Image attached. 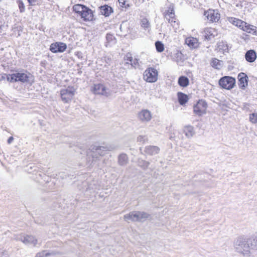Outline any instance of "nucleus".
Wrapping results in <instances>:
<instances>
[{"instance_id":"19","label":"nucleus","mask_w":257,"mask_h":257,"mask_svg":"<svg viewBox=\"0 0 257 257\" xmlns=\"http://www.w3.org/2000/svg\"><path fill=\"white\" fill-rule=\"evenodd\" d=\"M245 58L246 60L248 62L251 63L254 62L256 58L255 51L253 50L247 51L245 53Z\"/></svg>"},{"instance_id":"26","label":"nucleus","mask_w":257,"mask_h":257,"mask_svg":"<svg viewBox=\"0 0 257 257\" xmlns=\"http://www.w3.org/2000/svg\"><path fill=\"white\" fill-rule=\"evenodd\" d=\"M177 95L179 102L181 105H183L188 101V97L186 94H185L182 92H179Z\"/></svg>"},{"instance_id":"46","label":"nucleus","mask_w":257,"mask_h":257,"mask_svg":"<svg viewBox=\"0 0 257 257\" xmlns=\"http://www.w3.org/2000/svg\"><path fill=\"white\" fill-rule=\"evenodd\" d=\"M29 5L31 6H35L38 2V0H27Z\"/></svg>"},{"instance_id":"42","label":"nucleus","mask_w":257,"mask_h":257,"mask_svg":"<svg viewBox=\"0 0 257 257\" xmlns=\"http://www.w3.org/2000/svg\"><path fill=\"white\" fill-rule=\"evenodd\" d=\"M133 58L132 57L131 54L129 53L125 56L124 58L125 60L128 61L130 62H132L133 61Z\"/></svg>"},{"instance_id":"24","label":"nucleus","mask_w":257,"mask_h":257,"mask_svg":"<svg viewBox=\"0 0 257 257\" xmlns=\"http://www.w3.org/2000/svg\"><path fill=\"white\" fill-rule=\"evenodd\" d=\"M256 29L257 28L256 27L248 24L246 23V25H245V26L242 27V30L243 31L246 32L248 33L256 34Z\"/></svg>"},{"instance_id":"15","label":"nucleus","mask_w":257,"mask_h":257,"mask_svg":"<svg viewBox=\"0 0 257 257\" xmlns=\"http://www.w3.org/2000/svg\"><path fill=\"white\" fill-rule=\"evenodd\" d=\"M92 152L98 154L99 156L104 155V152L109 151V149L107 146H94L91 147Z\"/></svg>"},{"instance_id":"35","label":"nucleus","mask_w":257,"mask_h":257,"mask_svg":"<svg viewBox=\"0 0 257 257\" xmlns=\"http://www.w3.org/2000/svg\"><path fill=\"white\" fill-rule=\"evenodd\" d=\"M141 27H143V28H144L145 29L149 28L150 26V23H149V21L148 20V19L146 18H143L141 20Z\"/></svg>"},{"instance_id":"34","label":"nucleus","mask_w":257,"mask_h":257,"mask_svg":"<svg viewBox=\"0 0 257 257\" xmlns=\"http://www.w3.org/2000/svg\"><path fill=\"white\" fill-rule=\"evenodd\" d=\"M155 46H156V50L158 52H162L164 50V45L160 41H157L155 43Z\"/></svg>"},{"instance_id":"48","label":"nucleus","mask_w":257,"mask_h":257,"mask_svg":"<svg viewBox=\"0 0 257 257\" xmlns=\"http://www.w3.org/2000/svg\"><path fill=\"white\" fill-rule=\"evenodd\" d=\"M2 1V0H0V2Z\"/></svg>"},{"instance_id":"20","label":"nucleus","mask_w":257,"mask_h":257,"mask_svg":"<svg viewBox=\"0 0 257 257\" xmlns=\"http://www.w3.org/2000/svg\"><path fill=\"white\" fill-rule=\"evenodd\" d=\"M99 8L101 14L105 17L109 16L113 12L112 8L108 5L101 6Z\"/></svg>"},{"instance_id":"22","label":"nucleus","mask_w":257,"mask_h":257,"mask_svg":"<svg viewBox=\"0 0 257 257\" xmlns=\"http://www.w3.org/2000/svg\"><path fill=\"white\" fill-rule=\"evenodd\" d=\"M164 15L166 21H170L171 18H173L175 16L173 7L170 6L168 10L164 13Z\"/></svg>"},{"instance_id":"11","label":"nucleus","mask_w":257,"mask_h":257,"mask_svg":"<svg viewBox=\"0 0 257 257\" xmlns=\"http://www.w3.org/2000/svg\"><path fill=\"white\" fill-rule=\"evenodd\" d=\"M205 38L209 40L218 35L217 30L214 28H207L204 30Z\"/></svg>"},{"instance_id":"36","label":"nucleus","mask_w":257,"mask_h":257,"mask_svg":"<svg viewBox=\"0 0 257 257\" xmlns=\"http://www.w3.org/2000/svg\"><path fill=\"white\" fill-rule=\"evenodd\" d=\"M17 4L19 6L20 12L21 13H24L25 12V6L23 1L22 0H18Z\"/></svg>"},{"instance_id":"3","label":"nucleus","mask_w":257,"mask_h":257,"mask_svg":"<svg viewBox=\"0 0 257 257\" xmlns=\"http://www.w3.org/2000/svg\"><path fill=\"white\" fill-rule=\"evenodd\" d=\"M158 72L152 67L147 68L144 73V79L150 83L155 82L158 80Z\"/></svg>"},{"instance_id":"43","label":"nucleus","mask_w":257,"mask_h":257,"mask_svg":"<svg viewBox=\"0 0 257 257\" xmlns=\"http://www.w3.org/2000/svg\"><path fill=\"white\" fill-rule=\"evenodd\" d=\"M114 38V37L111 34H107L106 36V39L108 42L112 41Z\"/></svg>"},{"instance_id":"25","label":"nucleus","mask_w":257,"mask_h":257,"mask_svg":"<svg viewBox=\"0 0 257 257\" xmlns=\"http://www.w3.org/2000/svg\"><path fill=\"white\" fill-rule=\"evenodd\" d=\"M230 22L234 26L242 29V27L246 25V22L236 18L230 19Z\"/></svg>"},{"instance_id":"38","label":"nucleus","mask_w":257,"mask_h":257,"mask_svg":"<svg viewBox=\"0 0 257 257\" xmlns=\"http://www.w3.org/2000/svg\"><path fill=\"white\" fill-rule=\"evenodd\" d=\"M11 74H0V80H3L7 79L8 81L10 82V78Z\"/></svg>"},{"instance_id":"33","label":"nucleus","mask_w":257,"mask_h":257,"mask_svg":"<svg viewBox=\"0 0 257 257\" xmlns=\"http://www.w3.org/2000/svg\"><path fill=\"white\" fill-rule=\"evenodd\" d=\"M150 165V163L148 161L143 160H138V166L144 170H146L148 168Z\"/></svg>"},{"instance_id":"47","label":"nucleus","mask_w":257,"mask_h":257,"mask_svg":"<svg viewBox=\"0 0 257 257\" xmlns=\"http://www.w3.org/2000/svg\"><path fill=\"white\" fill-rule=\"evenodd\" d=\"M14 140V138L13 137H10L8 140V143L9 144H10L12 143V142Z\"/></svg>"},{"instance_id":"1","label":"nucleus","mask_w":257,"mask_h":257,"mask_svg":"<svg viewBox=\"0 0 257 257\" xmlns=\"http://www.w3.org/2000/svg\"><path fill=\"white\" fill-rule=\"evenodd\" d=\"M234 247L237 252L244 255L249 256L250 253L249 238L244 236L237 237L234 242Z\"/></svg>"},{"instance_id":"21","label":"nucleus","mask_w":257,"mask_h":257,"mask_svg":"<svg viewBox=\"0 0 257 257\" xmlns=\"http://www.w3.org/2000/svg\"><path fill=\"white\" fill-rule=\"evenodd\" d=\"M128 162V158L126 154L122 153L118 157V164L121 166H125Z\"/></svg>"},{"instance_id":"8","label":"nucleus","mask_w":257,"mask_h":257,"mask_svg":"<svg viewBox=\"0 0 257 257\" xmlns=\"http://www.w3.org/2000/svg\"><path fill=\"white\" fill-rule=\"evenodd\" d=\"M17 240H20L23 242L25 244H33L35 246L37 243V239L32 235H21L17 238Z\"/></svg>"},{"instance_id":"12","label":"nucleus","mask_w":257,"mask_h":257,"mask_svg":"<svg viewBox=\"0 0 257 257\" xmlns=\"http://www.w3.org/2000/svg\"><path fill=\"white\" fill-rule=\"evenodd\" d=\"M239 87L244 89L248 84V77L244 73H240L238 75Z\"/></svg>"},{"instance_id":"4","label":"nucleus","mask_w":257,"mask_h":257,"mask_svg":"<svg viewBox=\"0 0 257 257\" xmlns=\"http://www.w3.org/2000/svg\"><path fill=\"white\" fill-rule=\"evenodd\" d=\"M75 94V89L73 87H68L60 91L62 100L65 103H68L72 100Z\"/></svg>"},{"instance_id":"18","label":"nucleus","mask_w":257,"mask_h":257,"mask_svg":"<svg viewBox=\"0 0 257 257\" xmlns=\"http://www.w3.org/2000/svg\"><path fill=\"white\" fill-rule=\"evenodd\" d=\"M80 16L83 19V20L85 21L92 20L93 16L92 11L87 7L86 10L83 11Z\"/></svg>"},{"instance_id":"44","label":"nucleus","mask_w":257,"mask_h":257,"mask_svg":"<svg viewBox=\"0 0 257 257\" xmlns=\"http://www.w3.org/2000/svg\"><path fill=\"white\" fill-rule=\"evenodd\" d=\"M131 64L133 67H135L139 64L138 59H135L134 60L133 59V61L132 62H131Z\"/></svg>"},{"instance_id":"7","label":"nucleus","mask_w":257,"mask_h":257,"mask_svg":"<svg viewBox=\"0 0 257 257\" xmlns=\"http://www.w3.org/2000/svg\"><path fill=\"white\" fill-rule=\"evenodd\" d=\"M67 48V45L65 43L62 42H56L51 44L50 50L54 53H62L64 52Z\"/></svg>"},{"instance_id":"32","label":"nucleus","mask_w":257,"mask_h":257,"mask_svg":"<svg viewBox=\"0 0 257 257\" xmlns=\"http://www.w3.org/2000/svg\"><path fill=\"white\" fill-rule=\"evenodd\" d=\"M249 245L250 249L257 250V236L249 238Z\"/></svg>"},{"instance_id":"9","label":"nucleus","mask_w":257,"mask_h":257,"mask_svg":"<svg viewBox=\"0 0 257 257\" xmlns=\"http://www.w3.org/2000/svg\"><path fill=\"white\" fill-rule=\"evenodd\" d=\"M204 15L211 22H217L220 19V14L215 10H209L205 12Z\"/></svg>"},{"instance_id":"2","label":"nucleus","mask_w":257,"mask_h":257,"mask_svg":"<svg viewBox=\"0 0 257 257\" xmlns=\"http://www.w3.org/2000/svg\"><path fill=\"white\" fill-rule=\"evenodd\" d=\"M10 78L11 82H21L23 83H30L33 76L27 71H16L15 73L11 74Z\"/></svg>"},{"instance_id":"28","label":"nucleus","mask_w":257,"mask_h":257,"mask_svg":"<svg viewBox=\"0 0 257 257\" xmlns=\"http://www.w3.org/2000/svg\"><path fill=\"white\" fill-rule=\"evenodd\" d=\"M55 254H56V253L54 251L48 252L46 250H43L41 252H38L35 257H50Z\"/></svg>"},{"instance_id":"29","label":"nucleus","mask_w":257,"mask_h":257,"mask_svg":"<svg viewBox=\"0 0 257 257\" xmlns=\"http://www.w3.org/2000/svg\"><path fill=\"white\" fill-rule=\"evenodd\" d=\"M211 66L217 69H220L222 66V61L217 59L214 58L211 62Z\"/></svg>"},{"instance_id":"39","label":"nucleus","mask_w":257,"mask_h":257,"mask_svg":"<svg viewBox=\"0 0 257 257\" xmlns=\"http://www.w3.org/2000/svg\"><path fill=\"white\" fill-rule=\"evenodd\" d=\"M147 140V138L145 136H139L137 138V141L142 143H144Z\"/></svg>"},{"instance_id":"45","label":"nucleus","mask_w":257,"mask_h":257,"mask_svg":"<svg viewBox=\"0 0 257 257\" xmlns=\"http://www.w3.org/2000/svg\"><path fill=\"white\" fill-rule=\"evenodd\" d=\"M226 47V45H224L223 42H220L217 44V47L219 50L223 49V48Z\"/></svg>"},{"instance_id":"16","label":"nucleus","mask_w":257,"mask_h":257,"mask_svg":"<svg viewBox=\"0 0 257 257\" xmlns=\"http://www.w3.org/2000/svg\"><path fill=\"white\" fill-rule=\"evenodd\" d=\"M138 211H132L124 215V219L125 221L131 220L132 221L139 222Z\"/></svg>"},{"instance_id":"17","label":"nucleus","mask_w":257,"mask_h":257,"mask_svg":"<svg viewBox=\"0 0 257 257\" xmlns=\"http://www.w3.org/2000/svg\"><path fill=\"white\" fill-rule=\"evenodd\" d=\"M185 43L191 49L196 48L199 46L198 39L192 37L187 38Z\"/></svg>"},{"instance_id":"27","label":"nucleus","mask_w":257,"mask_h":257,"mask_svg":"<svg viewBox=\"0 0 257 257\" xmlns=\"http://www.w3.org/2000/svg\"><path fill=\"white\" fill-rule=\"evenodd\" d=\"M178 83L180 86L185 87L188 85L189 80L187 77L181 76L179 78Z\"/></svg>"},{"instance_id":"37","label":"nucleus","mask_w":257,"mask_h":257,"mask_svg":"<svg viewBox=\"0 0 257 257\" xmlns=\"http://www.w3.org/2000/svg\"><path fill=\"white\" fill-rule=\"evenodd\" d=\"M249 121L253 123H257V113H252L249 114Z\"/></svg>"},{"instance_id":"13","label":"nucleus","mask_w":257,"mask_h":257,"mask_svg":"<svg viewBox=\"0 0 257 257\" xmlns=\"http://www.w3.org/2000/svg\"><path fill=\"white\" fill-rule=\"evenodd\" d=\"M139 117L142 121H149L152 118L151 113L147 109L143 110L139 113Z\"/></svg>"},{"instance_id":"6","label":"nucleus","mask_w":257,"mask_h":257,"mask_svg":"<svg viewBox=\"0 0 257 257\" xmlns=\"http://www.w3.org/2000/svg\"><path fill=\"white\" fill-rule=\"evenodd\" d=\"M235 84V79L230 76H224L219 81V84L224 89H232Z\"/></svg>"},{"instance_id":"30","label":"nucleus","mask_w":257,"mask_h":257,"mask_svg":"<svg viewBox=\"0 0 257 257\" xmlns=\"http://www.w3.org/2000/svg\"><path fill=\"white\" fill-rule=\"evenodd\" d=\"M73 11L80 15L86 10V7L82 5H75L73 7Z\"/></svg>"},{"instance_id":"14","label":"nucleus","mask_w":257,"mask_h":257,"mask_svg":"<svg viewBox=\"0 0 257 257\" xmlns=\"http://www.w3.org/2000/svg\"><path fill=\"white\" fill-rule=\"evenodd\" d=\"M160 151V148L157 146H148L145 147L144 152L148 155L153 156L157 155Z\"/></svg>"},{"instance_id":"41","label":"nucleus","mask_w":257,"mask_h":257,"mask_svg":"<svg viewBox=\"0 0 257 257\" xmlns=\"http://www.w3.org/2000/svg\"><path fill=\"white\" fill-rule=\"evenodd\" d=\"M120 7L122 8H127L129 7V5L125 4V0H118Z\"/></svg>"},{"instance_id":"31","label":"nucleus","mask_w":257,"mask_h":257,"mask_svg":"<svg viewBox=\"0 0 257 257\" xmlns=\"http://www.w3.org/2000/svg\"><path fill=\"white\" fill-rule=\"evenodd\" d=\"M139 222H143L149 218L150 215L144 211H138Z\"/></svg>"},{"instance_id":"10","label":"nucleus","mask_w":257,"mask_h":257,"mask_svg":"<svg viewBox=\"0 0 257 257\" xmlns=\"http://www.w3.org/2000/svg\"><path fill=\"white\" fill-rule=\"evenodd\" d=\"M92 91L94 93L96 94H101L107 96L109 95V93L107 92L106 88L101 84H95Z\"/></svg>"},{"instance_id":"23","label":"nucleus","mask_w":257,"mask_h":257,"mask_svg":"<svg viewBox=\"0 0 257 257\" xmlns=\"http://www.w3.org/2000/svg\"><path fill=\"white\" fill-rule=\"evenodd\" d=\"M184 133L187 138H191L195 134L194 128L191 125H187L184 127Z\"/></svg>"},{"instance_id":"40","label":"nucleus","mask_w":257,"mask_h":257,"mask_svg":"<svg viewBox=\"0 0 257 257\" xmlns=\"http://www.w3.org/2000/svg\"><path fill=\"white\" fill-rule=\"evenodd\" d=\"M176 19L175 16L173 18H171L170 21H168V23H170L172 27H176L178 26V23L176 21Z\"/></svg>"},{"instance_id":"5","label":"nucleus","mask_w":257,"mask_h":257,"mask_svg":"<svg viewBox=\"0 0 257 257\" xmlns=\"http://www.w3.org/2000/svg\"><path fill=\"white\" fill-rule=\"evenodd\" d=\"M207 107V104L206 101L201 99L194 105L193 112L196 115L201 116L206 113Z\"/></svg>"}]
</instances>
